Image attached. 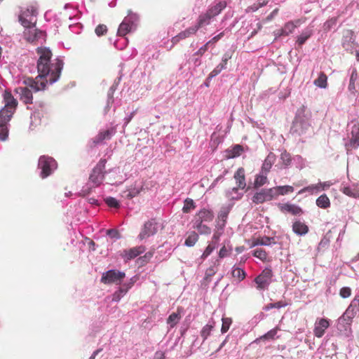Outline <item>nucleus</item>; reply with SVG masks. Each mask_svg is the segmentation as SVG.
<instances>
[{
  "mask_svg": "<svg viewBox=\"0 0 359 359\" xmlns=\"http://www.w3.org/2000/svg\"><path fill=\"white\" fill-rule=\"evenodd\" d=\"M194 228L197 229L200 234L209 235L211 233V229L203 222H196Z\"/></svg>",
  "mask_w": 359,
  "mask_h": 359,
  "instance_id": "obj_38",
  "label": "nucleus"
},
{
  "mask_svg": "<svg viewBox=\"0 0 359 359\" xmlns=\"http://www.w3.org/2000/svg\"><path fill=\"white\" fill-rule=\"evenodd\" d=\"M278 11H279V9H278V8H276V9H274V10H273L271 13H270V15H269L266 17V20L267 21H270V20H271L274 18V16H275V15H276L278 14Z\"/></svg>",
  "mask_w": 359,
  "mask_h": 359,
  "instance_id": "obj_64",
  "label": "nucleus"
},
{
  "mask_svg": "<svg viewBox=\"0 0 359 359\" xmlns=\"http://www.w3.org/2000/svg\"><path fill=\"white\" fill-rule=\"evenodd\" d=\"M313 83L319 87V88H327V77L326 76V74L321 72L320 74H319V76L318 77V79H316Z\"/></svg>",
  "mask_w": 359,
  "mask_h": 359,
  "instance_id": "obj_32",
  "label": "nucleus"
},
{
  "mask_svg": "<svg viewBox=\"0 0 359 359\" xmlns=\"http://www.w3.org/2000/svg\"><path fill=\"white\" fill-rule=\"evenodd\" d=\"M55 165V160L51 157L42 156L39 160V168L41 170V176L45 178L51 174L52 170Z\"/></svg>",
  "mask_w": 359,
  "mask_h": 359,
  "instance_id": "obj_10",
  "label": "nucleus"
},
{
  "mask_svg": "<svg viewBox=\"0 0 359 359\" xmlns=\"http://www.w3.org/2000/svg\"><path fill=\"white\" fill-rule=\"evenodd\" d=\"M342 192L349 197L359 198V189L357 187H346L342 189Z\"/></svg>",
  "mask_w": 359,
  "mask_h": 359,
  "instance_id": "obj_31",
  "label": "nucleus"
},
{
  "mask_svg": "<svg viewBox=\"0 0 359 359\" xmlns=\"http://www.w3.org/2000/svg\"><path fill=\"white\" fill-rule=\"evenodd\" d=\"M145 250L146 248L144 246L140 245L129 249H125L121 252L120 255L123 259L124 262H127L138 257Z\"/></svg>",
  "mask_w": 359,
  "mask_h": 359,
  "instance_id": "obj_12",
  "label": "nucleus"
},
{
  "mask_svg": "<svg viewBox=\"0 0 359 359\" xmlns=\"http://www.w3.org/2000/svg\"><path fill=\"white\" fill-rule=\"evenodd\" d=\"M276 161V155L270 152L264 161L262 166V172L266 175L271 170Z\"/></svg>",
  "mask_w": 359,
  "mask_h": 359,
  "instance_id": "obj_22",
  "label": "nucleus"
},
{
  "mask_svg": "<svg viewBox=\"0 0 359 359\" xmlns=\"http://www.w3.org/2000/svg\"><path fill=\"white\" fill-rule=\"evenodd\" d=\"M222 325L221 332H222V333H226L229 330L230 325L232 323V320L231 318H224H224H222Z\"/></svg>",
  "mask_w": 359,
  "mask_h": 359,
  "instance_id": "obj_46",
  "label": "nucleus"
},
{
  "mask_svg": "<svg viewBox=\"0 0 359 359\" xmlns=\"http://www.w3.org/2000/svg\"><path fill=\"white\" fill-rule=\"evenodd\" d=\"M253 256L259 259L262 262H266L268 258L267 252L263 249H257L252 253Z\"/></svg>",
  "mask_w": 359,
  "mask_h": 359,
  "instance_id": "obj_43",
  "label": "nucleus"
},
{
  "mask_svg": "<svg viewBox=\"0 0 359 359\" xmlns=\"http://www.w3.org/2000/svg\"><path fill=\"white\" fill-rule=\"evenodd\" d=\"M182 311L183 309L182 307H178L177 312H174L169 316L167 319V323L169 324L171 327H173L178 323L179 320L182 318Z\"/></svg>",
  "mask_w": 359,
  "mask_h": 359,
  "instance_id": "obj_24",
  "label": "nucleus"
},
{
  "mask_svg": "<svg viewBox=\"0 0 359 359\" xmlns=\"http://www.w3.org/2000/svg\"><path fill=\"white\" fill-rule=\"evenodd\" d=\"M130 287V285L126 286L125 285L121 287L114 293L112 300L114 302H118L121 297L128 292V290Z\"/></svg>",
  "mask_w": 359,
  "mask_h": 359,
  "instance_id": "obj_36",
  "label": "nucleus"
},
{
  "mask_svg": "<svg viewBox=\"0 0 359 359\" xmlns=\"http://www.w3.org/2000/svg\"><path fill=\"white\" fill-rule=\"evenodd\" d=\"M316 205L320 208L325 209L330 206V201L326 194H323L317 198Z\"/></svg>",
  "mask_w": 359,
  "mask_h": 359,
  "instance_id": "obj_34",
  "label": "nucleus"
},
{
  "mask_svg": "<svg viewBox=\"0 0 359 359\" xmlns=\"http://www.w3.org/2000/svg\"><path fill=\"white\" fill-rule=\"evenodd\" d=\"M212 18V17L206 11L205 13L199 15L198 22L195 27L198 29L200 27L208 25Z\"/></svg>",
  "mask_w": 359,
  "mask_h": 359,
  "instance_id": "obj_30",
  "label": "nucleus"
},
{
  "mask_svg": "<svg viewBox=\"0 0 359 359\" xmlns=\"http://www.w3.org/2000/svg\"><path fill=\"white\" fill-rule=\"evenodd\" d=\"M260 8L259 4H254L253 5L248 6L246 9L247 12H255Z\"/></svg>",
  "mask_w": 359,
  "mask_h": 359,
  "instance_id": "obj_63",
  "label": "nucleus"
},
{
  "mask_svg": "<svg viewBox=\"0 0 359 359\" xmlns=\"http://www.w3.org/2000/svg\"><path fill=\"white\" fill-rule=\"evenodd\" d=\"M36 53L39 56L37 61L39 75L34 79L39 82L45 81V86L48 81L53 83L57 81L63 67L62 61L57 59L52 63V53L47 48H38Z\"/></svg>",
  "mask_w": 359,
  "mask_h": 359,
  "instance_id": "obj_1",
  "label": "nucleus"
},
{
  "mask_svg": "<svg viewBox=\"0 0 359 359\" xmlns=\"http://www.w3.org/2000/svg\"><path fill=\"white\" fill-rule=\"evenodd\" d=\"M280 330V327L276 326L274 328L268 331L266 334L260 336L257 338L253 343L258 344L260 341L265 340H275L279 338V336H277L278 332Z\"/></svg>",
  "mask_w": 359,
  "mask_h": 359,
  "instance_id": "obj_21",
  "label": "nucleus"
},
{
  "mask_svg": "<svg viewBox=\"0 0 359 359\" xmlns=\"http://www.w3.org/2000/svg\"><path fill=\"white\" fill-rule=\"evenodd\" d=\"M216 247L217 246L215 244L210 243L208 244V245L206 247V248L205 249L201 258L202 259H205L213 252V250L216 248Z\"/></svg>",
  "mask_w": 359,
  "mask_h": 359,
  "instance_id": "obj_48",
  "label": "nucleus"
},
{
  "mask_svg": "<svg viewBox=\"0 0 359 359\" xmlns=\"http://www.w3.org/2000/svg\"><path fill=\"white\" fill-rule=\"evenodd\" d=\"M107 30L108 29L105 25L100 24L95 27V32L98 36H101L104 35Z\"/></svg>",
  "mask_w": 359,
  "mask_h": 359,
  "instance_id": "obj_50",
  "label": "nucleus"
},
{
  "mask_svg": "<svg viewBox=\"0 0 359 359\" xmlns=\"http://www.w3.org/2000/svg\"><path fill=\"white\" fill-rule=\"evenodd\" d=\"M312 35L311 30H306L303 32L297 38V43L299 46H302L307 39Z\"/></svg>",
  "mask_w": 359,
  "mask_h": 359,
  "instance_id": "obj_39",
  "label": "nucleus"
},
{
  "mask_svg": "<svg viewBox=\"0 0 359 359\" xmlns=\"http://www.w3.org/2000/svg\"><path fill=\"white\" fill-rule=\"evenodd\" d=\"M222 70L217 66L209 74L210 78H212L218 75Z\"/></svg>",
  "mask_w": 359,
  "mask_h": 359,
  "instance_id": "obj_62",
  "label": "nucleus"
},
{
  "mask_svg": "<svg viewBox=\"0 0 359 359\" xmlns=\"http://www.w3.org/2000/svg\"><path fill=\"white\" fill-rule=\"evenodd\" d=\"M306 20V18H302L287 22L281 29L274 31L275 39H276L282 36H288L290 34L293 33L295 28L304 23Z\"/></svg>",
  "mask_w": 359,
  "mask_h": 359,
  "instance_id": "obj_7",
  "label": "nucleus"
},
{
  "mask_svg": "<svg viewBox=\"0 0 359 359\" xmlns=\"http://www.w3.org/2000/svg\"><path fill=\"white\" fill-rule=\"evenodd\" d=\"M213 327V325H206L203 327L201 332V336L203 338V341L207 339V338L210 336Z\"/></svg>",
  "mask_w": 359,
  "mask_h": 359,
  "instance_id": "obj_44",
  "label": "nucleus"
},
{
  "mask_svg": "<svg viewBox=\"0 0 359 359\" xmlns=\"http://www.w3.org/2000/svg\"><path fill=\"white\" fill-rule=\"evenodd\" d=\"M198 29L195 26L190 27L185 30L180 32L177 35L172 38V43L173 44H177L181 40L185 39L187 38L190 37L192 35L196 34Z\"/></svg>",
  "mask_w": 359,
  "mask_h": 359,
  "instance_id": "obj_16",
  "label": "nucleus"
},
{
  "mask_svg": "<svg viewBox=\"0 0 359 359\" xmlns=\"http://www.w3.org/2000/svg\"><path fill=\"white\" fill-rule=\"evenodd\" d=\"M153 257V253L151 252H147L144 256L140 257L139 260L142 263H147Z\"/></svg>",
  "mask_w": 359,
  "mask_h": 359,
  "instance_id": "obj_59",
  "label": "nucleus"
},
{
  "mask_svg": "<svg viewBox=\"0 0 359 359\" xmlns=\"http://www.w3.org/2000/svg\"><path fill=\"white\" fill-rule=\"evenodd\" d=\"M292 230L296 234L303 236L308 233L309 227L305 223L297 221L292 224Z\"/></svg>",
  "mask_w": 359,
  "mask_h": 359,
  "instance_id": "obj_26",
  "label": "nucleus"
},
{
  "mask_svg": "<svg viewBox=\"0 0 359 359\" xmlns=\"http://www.w3.org/2000/svg\"><path fill=\"white\" fill-rule=\"evenodd\" d=\"M226 6V3L224 1H219L216 5L211 6L208 8L207 12L212 17H215L219 15L223 9Z\"/></svg>",
  "mask_w": 359,
  "mask_h": 359,
  "instance_id": "obj_27",
  "label": "nucleus"
},
{
  "mask_svg": "<svg viewBox=\"0 0 359 359\" xmlns=\"http://www.w3.org/2000/svg\"><path fill=\"white\" fill-rule=\"evenodd\" d=\"M104 201L107 205L109 207L115 208H119V203L115 198L107 197Z\"/></svg>",
  "mask_w": 359,
  "mask_h": 359,
  "instance_id": "obj_53",
  "label": "nucleus"
},
{
  "mask_svg": "<svg viewBox=\"0 0 359 359\" xmlns=\"http://www.w3.org/2000/svg\"><path fill=\"white\" fill-rule=\"evenodd\" d=\"M232 276L233 278H237L239 281L243 280L245 276L246 273L244 271V270L241 269V268H234L232 271Z\"/></svg>",
  "mask_w": 359,
  "mask_h": 359,
  "instance_id": "obj_42",
  "label": "nucleus"
},
{
  "mask_svg": "<svg viewBox=\"0 0 359 359\" xmlns=\"http://www.w3.org/2000/svg\"><path fill=\"white\" fill-rule=\"evenodd\" d=\"M314 191H319L318 190V188H317V185L316 184H312V185H310V186H308L306 187H304V189H301L299 191V194H303L304 193L305 191H311V192H313Z\"/></svg>",
  "mask_w": 359,
  "mask_h": 359,
  "instance_id": "obj_55",
  "label": "nucleus"
},
{
  "mask_svg": "<svg viewBox=\"0 0 359 359\" xmlns=\"http://www.w3.org/2000/svg\"><path fill=\"white\" fill-rule=\"evenodd\" d=\"M273 189H275L276 191V197L279 195H285L288 193H292L294 191L293 187L290 185L278 186L273 187Z\"/></svg>",
  "mask_w": 359,
  "mask_h": 359,
  "instance_id": "obj_37",
  "label": "nucleus"
},
{
  "mask_svg": "<svg viewBox=\"0 0 359 359\" xmlns=\"http://www.w3.org/2000/svg\"><path fill=\"white\" fill-rule=\"evenodd\" d=\"M114 129H108L106 130H103L100 132L94 138V143L98 144L102 142L104 140L111 139V136L114 134Z\"/></svg>",
  "mask_w": 359,
  "mask_h": 359,
  "instance_id": "obj_25",
  "label": "nucleus"
},
{
  "mask_svg": "<svg viewBox=\"0 0 359 359\" xmlns=\"http://www.w3.org/2000/svg\"><path fill=\"white\" fill-rule=\"evenodd\" d=\"M276 194V191L275 189H263L259 192L255 193L252 200L256 204L263 203L275 198Z\"/></svg>",
  "mask_w": 359,
  "mask_h": 359,
  "instance_id": "obj_11",
  "label": "nucleus"
},
{
  "mask_svg": "<svg viewBox=\"0 0 359 359\" xmlns=\"http://www.w3.org/2000/svg\"><path fill=\"white\" fill-rule=\"evenodd\" d=\"M157 232L156 223L153 221L145 222L144 227L140 233L138 237L140 240H144L151 236L154 235Z\"/></svg>",
  "mask_w": 359,
  "mask_h": 359,
  "instance_id": "obj_13",
  "label": "nucleus"
},
{
  "mask_svg": "<svg viewBox=\"0 0 359 359\" xmlns=\"http://www.w3.org/2000/svg\"><path fill=\"white\" fill-rule=\"evenodd\" d=\"M107 234L111 238H120L119 232L114 229H108L107 231Z\"/></svg>",
  "mask_w": 359,
  "mask_h": 359,
  "instance_id": "obj_57",
  "label": "nucleus"
},
{
  "mask_svg": "<svg viewBox=\"0 0 359 359\" xmlns=\"http://www.w3.org/2000/svg\"><path fill=\"white\" fill-rule=\"evenodd\" d=\"M214 218L212 210L203 208L195 216L196 222H211Z\"/></svg>",
  "mask_w": 359,
  "mask_h": 359,
  "instance_id": "obj_19",
  "label": "nucleus"
},
{
  "mask_svg": "<svg viewBox=\"0 0 359 359\" xmlns=\"http://www.w3.org/2000/svg\"><path fill=\"white\" fill-rule=\"evenodd\" d=\"M329 320L326 318H320L317 320L315 323L313 329L314 335L318 338L322 337L324 335L325 330L329 327Z\"/></svg>",
  "mask_w": 359,
  "mask_h": 359,
  "instance_id": "obj_14",
  "label": "nucleus"
},
{
  "mask_svg": "<svg viewBox=\"0 0 359 359\" xmlns=\"http://www.w3.org/2000/svg\"><path fill=\"white\" fill-rule=\"evenodd\" d=\"M196 208V205L194 201L189 198L185 199L184 202V206L182 208V211L184 213H189L191 210Z\"/></svg>",
  "mask_w": 359,
  "mask_h": 359,
  "instance_id": "obj_40",
  "label": "nucleus"
},
{
  "mask_svg": "<svg viewBox=\"0 0 359 359\" xmlns=\"http://www.w3.org/2000/svg\"><path fill=\"white\" fill-rule=\"evenodd\" d=\"M358 86H359V74L358 73L357 69H353L352 70V72L351 74L348 89L352 95H355V94L358 92L357 88Z\"/></svg>",
  "mask_w": 359,
  "mask_h": 359,
  "instance_id": "obj_17",
  "label": "nucleus"
},
{
  "mask_svg": "<svg viewBox=\"0 0 359 359\" xmlns=\"http://www.w3.org/2000/svg\"><path fill=\"white\" fill-rule=\"evenodd\" d=\"M25 35L27 41L33 42L35 40H37L42 35V32L34 29L25 32Z\"/></svg>",
  "mask_w": 359,
  "mask_h": 359,
  "instance_id": "obj_33",
  "label": "nucleus"
},
{
  "mask_svg": "<svg viewBox=\"0 0 359 359\" xmlns=\"http://www.w3.org/2000/svg\"><path fill=\"white\" fill-rule=\"evenodd\" d=\"M244 151L243 147L241 144H235L231 149L226 150V158H234L240 156L242 153Z\"/></svg>",
  "mask_w": 359,
  "mask_h": 359,
  "instance_id": "obj_23",
  "label": "nucleus"
},
{
  "mask_svg": "<svg viewBox=\"0 0 359 359\" xmlns=\"http://www.w3.org/2000/svg\"><path fill=\"white\" fill-rule=\"evenodd\" d=\"M126 277V273L116 270H109L104 273L101 278V282L104 284H120Z\"/></svg>",
  "mask_w": 359,
  "mask_h": 359,
  "instance_id": "obj_9",
  "label": "nucleus"
},
{
  "mask_svg": "<svg viewBox=\"0 0 359 359\" xmlns=\"http://www.w3.org/2000/svg\"><path fill=\"white\" fill-rule=\"evenodd\" d=\"M224 36V32H221L217 36H214L212 39L208 41L206 44L209 47L210 45H212L215 43H217L222 36Z\"/></svg>",
  "mask_w": 359,
  "mask_h": 359,
  "instance_id": "obj_56",
  "label": "nucleus"
},
{
  "mask_svg": "<svg viewBox=\"0 0 359 359\" xmlns=\"http://www.w3.org/2000/svg\"><path fill=\"white\" fill-rule=\"evenodd\" d=\"M198 235L195 231H191L185 240L184 245L187 247H193L198 241Z\"/></svg>",
  "mask_w": 359,
  "mask_h": 359,
  "instance_id": "obj_35",
  "label": "nucleus"
},
{
  "mask_svg": "<svg viewBox=\"0 0 359 359\" xmlns=\"http://www.w3.org/2000/svg\"><path fill=\"white\" fill-rule=\"evenodd\" d=\"M287 305V303H285L283 301H279L276 303H270V304H267L266 306L265 309H266V310H269V309H273V308L280 309L281 307H285Z\"/></svg>",
  "mask_w": 359,
  "mask_h": 359,
  "instance_id": "obj_52",
  "label": "nucleus"
},
{
  "mask_svg": "<svg viewBox=\"0 0 359 359\" xmlns=\"http://www.w3.org/2000/svg\"><path fill=\"white\" fill-rule=\"evenodd\" d=\"M273 272L269 268L264 269L262 273L255 278L257 289L258 290H268L272 282Z\"/></svg>",
  "mask_w": 359,
  "mask_h": 359,
  "instance_id": "obj_8",
  "label": "nucleus"
},
{
  "mask_svg": "<svg viewBox=\"0 0 359 359\" xmlns=\"http://www.w3.org/2000/svg\"><path fill=\"white\" fill-rule=\"evenodd\" d=\"M134 23L130 18H125L123 22L119 25L118 29V35L121 36H126L128 33L132 31Z\"/></svg>",
  "mask_w": 359,
  "mask_h": 359,
  "instance_id": "obj_18",
  "label": "nucleus"
},
{
  "mask_svg": "<svg viewBox=\"0 0 359 359\" xmlns=\"http://www.w3.org/2000/svg\"><path fill=\"white\" fill-rule=\"evenodd\" d=\"M278 207L282 212H289L292 215H300L303 213L302 208L290 203H278Z\"/></svg>",
  "mask_w": 359,
  "mask_h": 359,
  "instance_id": "obj_15",
  "label": "nucleus"
},
{
  "mask_svg": "<svg viewBox=\"0 0 359 359\" xmlns=\"http://www.w3.org/2000/svg\"><path fill=\"white\" fill-rule=\"evenodd\" d=\"M208 45L205 43L204 46L201 47L197 52L195 53L194 55L202 56L208 49Z\"/></svg>",
  "mask_w": 359,
  "mask_h": 359,
  "instance_id": "obj_60",
  "label": "nucleus"
},
{
  "mask_svg": "<svg viewBox=\"0 0 359 359\" xmlns=\"http://www.w3.org/2000/svg\"><path fill=\"white\" fill-rule=\"evenodd\" d=\"M267 177L264 175H259L256 176V178L254 182V187L257 189L263 185H264L267 182Z\"/></svg>",
  "mask_w": 359,
  "mask_h": 359,
  "instance_id": "obj_41",
  "label": "nucleus"
},
{
  "mask_svg": "<svg viewBox=\"0 0 359 359\" xmlns=\"http://www.w3.org/2000/svg\"><path fill=\"white\" fill-rule=\"evenodd\" d=\"M221 235H222L221 232H219V231L215 232L212 237V241L210 243L212 244H215L217 246V243L219 241Z\"/></svg>",
  "mask_w": 359,
  "mask_h": 359,
  "instance_id": "obj_58",
  "label": "nucleus"
},
{
  "mask_svg": "<svg viewBox=\"0 0 359 359\" xmlns=\"http://www.w3.org/2000/svg\"><path fill=\"white\" fill-rule=\"evenodd\" d=\"M4 107L0 110V140L5 141L8 136V123L12 118L18 106V101L11 92L5 90L4 93Z\"/></svg>",
  "mask_w": 359,
  "mask_h": 359,
  "instance_id": "obj_2",
  "label": "nucleus"
},
{
  "mask_svg": "<svg viewBox=\"0 0 359 359\" xmlns=\"http://www.w3.org/2000/svg\"><path fill=\"white\" fill-rule=\"evenodd\" d=\"M317 185V188H318V190L319 191H321V190H325V189H327L328 187H330V184L329 182H320L318 184H316Z\"/></svg>",
  "mask_w": 359,
  "mask_h": 359,
  "instance_id": "obj_61",
  "label": "nucleus"
},
{
  "mask_svg": "<svg viewBox=\"0 0 359 359\" xmlns=\"http://www.w3.org/2000/svg\"><path fill=\"white\" fill-rule=\"evenodd\" d=\"M229 213V209L228 208H222L218 214L217 219H219V221L226 222Z\"/></svg>",
  "mask_w": 359,
  "mask_h": 359,
  "instance_id": "obj_47",
  "label": "nucleus"
},
{
  "mask_svg": "<svg viewBox=\"0 0 359 359\" xmlns=\"http://www.w3.org/2000/svg\"><path fill=\"white\" fill-rule=\"evenodd\" d=\"M272 243H275L273 238L269 236L259 237L252 241L251 247L257 245H269Z\"/></svg>",
  "mask_w": 359,
  "mask_h": 359,
  "instance_id": "obj_29",
  "label": "nucleus"
},
{
  "mask_svg": "<svg viewBox=\"0 0 359 359\" xmlns=\"http://www.w3.org/2000/svg\"><path fill=\"white\" fill-rule=\"evenodd\" d=\"M25 87H19L16 91L20 94V99L25 104H32L33 100L32 92L43 90L46 86L45 81L39 82L32 78H27L23 81Z\"/></svg>",
  "mask_w": 359,
  "mask_h": 359,
  "instance_id": "obj_4",
  "label": "nucleus"
},
{
  "mask_svg": "<svg viewBox=\"0 0 359 359\" xmlns=\"http://www.w3.org/2000/svg\"><path fill=\"white\" fill-rule=\"evenodd\" d=\"M359 312V296H355L351 301L343 315L337 320V329L341 332H351L353 319Z\"/></svg>",
  "mask_w": 359,
  "mask_h": 359,
  "instance_id": "obj_3",
  "label": "nucleus"
},
{
  "mask_svg": "<svg viewBox=\"0 0 359 359\" xmlns=\"http://www.w3.org/2000/svg\"><path fill=\"white\" fill-rule=\"evenodd\" d=\"M37 14V8L32 5L28 6L26 10L22 11L18 19L24 27L32 28L35 26Z\"/></svg>",
  "mask_w": 359,
  "mask_h": 359,
  "instance_id": "obj_5",
  "label": "nucleus"
},
{
  "mask_svg": "<svg viewBox=\"0 0 359 359\" xmlns=\"http://www.w3.org/2000/svg\"><path fill=\"white\" fill-rule=\"evenodd\" d=\"M339 294L342 298H347L351 294V290L348 287H344L339 291Z\"/></svg>",
  "mask_w": 359,
  "mask_h": 359,
  "instance_id": "obj_54",
  "label": "nucleus"
},
{
  "mask_svg": "<svg viewBox=\"0 0 359 359\" xmlns=\"http://www.w3.org/2000/svg\"><path fill=\"white\" fill-rule=\"evenodd\" d=\"M280 160L282 161L283 164L285 166L290 165L292 162L290 154L285 151L280 154Z\"/></svg>",
  "mask_w": 359,
  "mask_h": 359,
  "instance_id": "obj_49",
  "label": "nucleus"
},
{
  "mask_svg": "<svg viewBox=\"0 0 359 359\" xmlns=\"http://www.w3.org/2000/svg\"><path fill=\"white\" fill-rule=\"evenodd\" d=\"M219 265V261L218 259L215 260L211 266H210L205 271L204 280L207 282H210L211 280V278L216 273L217 271V267Z\"/></svg>",
  "mask_w": 359,
  "mask_h": 359,
  "instance_id": "obj_28",
  "label": "nucleus"
},
{
  "mask_svg": "<svg viewBox=\"0 0 359 359\" xmlns=\"http://www.w3.org/2000/svg\"><path fill=\"white\" fill-rule=\"evenodd\" d=\"M231 250L232 249L231 247L227 248L225 245H224L220 248L218 256L220 259L226 257L231 254Z\"/></svg>",
  "mask_w": 359,
  "mask_h": 359,
  "instance_id": "obj_51",
  "label": "nucleus"
},
{
  "mask_svg": "<svg viewBox=\"0 0 359 359\" xmlns=\"http://www.w3.org/2000/svg\"><path fill=\"white\" fill-rule=\"evenodd\" d=\"M106 159H100L89 177V182L93 184L94 187L100 186L104 179Z\"/></svg>",
  "mask_w": 359,
  "mask_h": 359,
  "instance_id": "obj_6",
  "label": "nucleus"
},
{
  "mask_svg": "<svg viewBox=\"0 0 359 359\" xmlns=\"http://www.w3.org/2000/svg\"><path fill=\"white\" fill-rule=\"evenodd\" d=\"M349 144L354 149L359 147V128L356 133L352 132V137L350 140Z\"/></svg>",
  "mask_w": 359,
  "mask_h": 359,
  "instance_id": "obj_45",
  "label": "nucleus"
},
{
  "mask_svg": "<svg viewBox=\"0 0 359 359\" xmlns=\"http://www.w3.org/2000/svg\"><path fill=\"white\" fill-rule=\"evenodd\" d=\"M237 187L234 188L233 190L244 189L246 187L245 170L243 168H239L234 174L233 176Z\"/></svg>",
  "mask_w": 359,
  "mask_h": 359,
  "instance_id": "obj_20",
  "label": "nucleus"
}]
</instances>
